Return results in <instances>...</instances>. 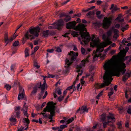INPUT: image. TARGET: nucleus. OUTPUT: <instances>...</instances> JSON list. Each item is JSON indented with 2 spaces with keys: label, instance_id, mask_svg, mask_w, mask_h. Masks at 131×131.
<instances>
[{
  "label": "nucleus",
  "instance_id": "1",
  "mask_svg": "<svg viewBox=\"0 0 131 131\" xmlns=\"http://www.w3.org/2000/svg\"><path fill=\"white\" fill-rule=\"evenodd\" d=\"M116 58V56H113L110 60L105 63L103 67L105 70H107L113 76L119 77L120 75V72L122 73V75L126 71L125 68L126 66L124 62L126 59L122 57L118 60L116 61L115 60Z\"/></svg>",
  "mask_w": 131,
  "mask_h": 131
},
{
  "label": "nucleus",
  "instance_id": "2",
  "mask_svg": "<svg viewBox=\"0 0 131 131\" xmlns=\"http://www.w3.org/2000/svg\"><path fill=\"white\" fill-rule=\"evenodd\" d=\"M85 26L84 24H79L78 25L75 27V30H79L80 31L79 33L82 39V41L86 44L87 42H89L91 38L88 32H84L85 29Z\"/></svg>",
  "mask_w": 131,
  "mask_h": 131
},
{
  "label": "nucleus",
  "instance_id": "3",
  "mask_svg": "<svg viewBox=\"0 0 131 131\" xmlns=\"http://www.w3.org/2000/svg\"><path fill=\"white\" fill-rule=\"evenodd\" d=\"M78 52L75 53L73 51H70L68 54V56L69 57V59L70 60V62L68 58H66L65 60V63L64 67L66 69L63 71V72L65 74L69 72L70 70V66L71 65L73 62L75 61L77 59V57L78 56Z\"/></svg>",
  "mask_w": 131,
  "mask_h": 131
},
{
  "label": "nucleus",
  "instance_id": "4",
  "mask_svg": "<svg viewBox=\"0 0 131 131\" xmlns=\"http://www.w3.org/2000/svg\"><path fill=\"white\" fill-rule=\"evenodd\" d=\"M105 70V72L103 77V79L105 81L104 83H102L101 85L98 83H95L94 85L95 89H99L103 88L105 86H108L111 83L113 80L112 77L113 76L107 70Z\"/></svg>",
  "mask_w": 131,
  "mask_h": 131
},
{
  "label": "nucleus",
  "instance_id": "5",
  "mask_svg": "<svg viewBox=\"0 0 131 131\" xmlns=\"http://www.w3.org/2000/svg\"><path fill=\"white\" fill-rule=\"evenodd\" d=\"M40 29L39 26L29 29V31H27L25 34V37L28 39L29 37H30V39L31 40L35 39V37H37L38 36Z\"/></svg>",
  "mask_w": 131,
  "mask_h": 131
},
{
  "label": "nucleus",
  "instance_id": "6",
  "mask_svg": "<svg viewBox=\"0 0 131 131\" xmlns=\"http://www.w3.org/2000/svg\"><path fill=\"white\" fill-rule=\"evenodd\" d=\"M55 107L53 102L48 103L46 107L44 109L43 112H48L50 113V115H48V117L51 119L53 116H55Z\"/></svg>",
  "mask_w": 131,
  "mask_h": 131
},
{
  "label": "nucleus",
  "instance_id": "7",
  "mask_svg": "<svg viewBox=\"0 0 131 131\" xmlns=\"http://www.w3.org/2000/svg\"><path fill=\"white\" fill-rule=\"evenodd\" d=\"M91 42L90 43V46L92 47H94L97 46L99 42L98 37H95V35H92L91 38Z\"/></svg>",
  "mask_w": 131,
  "mask_h": 131
},
{
  "label": "nucleus",
  "instance_id": "8",
  "mask_svg": "<svg viewBox=\"0 0 131 131\" xmlns=\"http://www.w3.org/2000/svg\"><path fill=\"white\" fill-rule=\"evenodd\" d=\"M103 22V27L105 29H108L110 26L111 24V18H104Z\"/></svg>",
  "mask_w": 131,
  "mask_h": 131
},
{
  "label": "nucleus",
  "instance_id": "9",
  "mask_svg": "<svg viewBox=\"0 0 131 131\" xmlns=\"http://www.w3.org/2000/svg\"><path fill=\"white\" fill-rule=\"evenodd\" d=\"M55 24L56 29L61 30L64 25V22L62 19L58 20Z\"/></svg>",
  "mask_w": 131,
  "mask_h": 131
},
{
  "label": "nucleus",
  "instance_id": "10",
  "mask_svg": "<svg viewBox=\"0 0 131 131\" xmlns=\"http://www.w3.org/2000/svg\"><path fill=\"white\" fill-rule=\"evenodd\" d=\"M76 24V23L75 21L69 22L66 23V27L68 29H72L75 30V27Z\"/></svg>",
  "mask_w": 131,
  "mask_h": 131
},
{
  "label": "nucleus",
  "instance_id": "11",
  "mask_svg": "<svg viewBox=\"0 0 131 131\" xmlns=\"http://www.w3.org/2000/svg\"><path fill=\"white\" fill-rule=\"evenodd\" d=\"M89 62V60L88 59H86L85 60H83L81 63L79 65H77L76 66L77 69H78L77 72H79L80 71V70L82 68L85 66V64L87 62Z\"/></svg>",
  "mask_w": 131,
  "mask_h": 131
},
{
  "label": "nucleus",
  "instance_id": "12",
  "mask_svg": "<svg viewBox=\"0 0 131 131\" xmlns=\"http://www.w3.org/2000/svg\"><path fill=\"white\" fill-rule=\"evenodd\" d=\"M19 94L18 99L20 100L21 99H24L25 94L24 90L23 89L22 87L19 86Z\"/></svg>",
  "mask_w": 131,
  "mask_h": 131
},
{
  "label": "nucleus",
  "instance_id": "13",
  "mask_svg": "<svg viewBox=\"0 0 131 131\" xmlns=\"http://www.w3.org/2000/svg\"><path fill=\"white\" fill-rule=\"evenodd\" d=\"M20 107L19 106H16L15 109L14 113L15 114L16 117L18 118H19L20 116Z\"/></svg>",
  "mask_w": 131,
  "mask_h": 131
},
{
  "label": "nucleus",
  "instance_id": "14",
  "mask_svg": "<svg viewBox=\"0 0 131 131\" xmlns=\"http://www.w3.org/2000/svg\"><path fill=\"white\" fill-rule=\"evenodd\" d=\"M108 121H112L115 122V118L114 115L112 113H110L109 115L107 117Z\"/></svg>",
  "mask_w": 131,
  "mask_h": 131
},
{
  "label": "nucleus",
  "instance_id": "15",
  "mask_svg": "<svg viewBox=\"0 0 131 131\" xmlns=\"http://www.w3.org/2000/svg\"><path fill=\"white\" fill-rule=\"evenodd\" d=\"M88 110L86 106H82L81 108V111L80 113L81 114H82L84 112H88Z\"/></svg>",
  "mask_w": 131,
  "mask_h": 131
},
{
  "label": "nucleus",
  "instance_id": "16",
  "mask_svg": "<svg viewBox=\"0 0 131 131\" xmlns=\"http://www.w3.org/2000/svg\"><path fill=\"white\" fill-rule=\"evenodd\" d=\"M4 41L5 43H6L5 46H6L9 42L7 34L5 33L4 35Z\"/></svg>",
  "mask_w": 131,
  "mask_h": 131
},
{
  "label": "nucleus",
  "instance_id": "17",
  "mask_svg": "<svg viewBox=\"0 0 131 131\" xmlns=\"http://www.w3.org/2000/svg\"><path fill=\"white\" fill-rule=\"evenodd\" d=\"M69 32L74 37H77L79 35V34L77 32H76L74 31H71L70 30H69Z\"/></svg>",
  "mask_w": 131,
  "mask_h": 131
},
{
  "label": "nucleus",
  "instance_id": "18",
  "mask_svg": "<svg viewBox=\"0 0 131 131\" xmlns=\"http://www.w3.org/2000/svg\"><path fill=\"white\" fill-rule=\"evenodd\" d=\"M9 120L10 122H14L15 123L14 124L13 123H11L10 124L11 125H14L16 124L15 123L16 121V119L15 118L11 117L9 118Z\"/></svg>",
  "mask_w": 131,
  "mask_h": 131
},
{
  "label": "nucleus",
  "instance_id": "19",
  "mask_svg": "<svg viewBox=\"0 0 131 131\" xmlns=\"http://www.w3.org/2000/svg\"><path fill=\"white\" fill-rule=\"evenodd\" d=\"M71 19V18L70 16L67 15L66 17L64 19V20L67 22L70 21Z\"/></svg>",
  "mask_w": 131,
  "mask_h": 131
},
{
  "label": "nucleus",
  "instance_id": "20",
  "mask_svg": "<svg viewBox=\"0 0 131 131\" xmlns=\"http://www.w3.org/2000/svg\"><path fill=\"white\" fill-rule=\"evenodd\" d=\"M103 46H104L103 44H101L100 45H98L97 46H96L97 47L96 52H97L99 51L100 49L103 47Z\"/></svg>",
  "mask_w": 131,
  "mask_h": 131
},
{
  "label": "nucleus",
  "instance_id": "21",
  "mask_svg": "<svg viewBox=\"0 0 131 131\" xmlns=\"http://www.w3.org/2000/svg\"><path fill=\"white\" fill-rule=\"evenodd\" d=\"M112 43V41H110L108 39H107L106 40V44L104 43L103 45L106 46L107 45H109Z\"/></svg>",
  "mask_w": 131,
  "mask_h": 131
},
{
  "label": "nucleus",
  "instance_id": "22",
  "mask_svg": "<svg viewBox=\"0 0 131 131\" xmlns=\"http://www.w3.org/2000/svg\"><path fill=\"white\" fill-rule=\"evenodd\" d=\"M111 92L108 93V96H109V98H110V96L112 95L114 93L113 89V88H111L110 89Z\"/></svg>",
  "mask_w": 131,
  "mask_h": 131
},
{
  "label": "nucleus",
  "instance_id": "23",
  "mask_svg": "<svg viewBox=\"0 0 131 131\" xmlns=\"http://www.w3.org/2000/svg\"><path fill=\"white\" fill-rule=\"evenodd\" d=\"M37 90L38 89H37L36 87H34L31 93V95H34L37 92Z\"/></svg>",
  "mask_w": 131,
  "mask_h": 131
},
{
  "label": "nucleus",
  "instance_id": "24",
  "mask_svg": "<svg viewBox=\"0 0 131 131\" xmlns=\"http://www.w3.org/2000/svg\"><path fill=\"white\" fill-rule=\"evenodd\" d=\"M28 107L27 106H24L21 109V111L23 112H27Z\"/></svg>",
  "mask_w": 131,
  "mask_h": 131
},
{
  "label": "nucleus",
  "instance_id": "25",
  "mask_svg": "<svg viewBox=\"0 0 131 131\" xmlns=\"http://www.w3.org/2000/svg\"><path fill=\"white\" fill-rule=\"evenodd\" d=\"M106 115L104 114H103L101 115L100 119L103 121H104L105 119Z\"/></svg>",
  "mask_w": 131,
  "mask_h": 131
},
{
  "label": "nucleus",
  "instance_id": "26",
  "mask_svg": "<svg viewBox=\"0 0 131 131\" xmlns=\"http://www.w3.org/2000/svg\"><path fill=\"white\" fill-rule=\"evenodd\" d=\"M48 32L49 31L48 30H47L45 31H44L43 33V35L44 37H48L49 35Z\"/></svg>",
  "mask_w": 131,
  "mask_h": 131
},
{
  "label": "nucleus",
  "instance_id": "27",
  "mask_svg": "<svg viewBox=\"0 0 131 131\" xmlns=\"http://www.w3.org/2000/svg\"><path fill=\"white\" fill-rule=\"evenodd\" d=\"M41 82H40V83H37L34 87H36L37 89H38V88H40L41 85Z\"/></svg>",
  "mask_w": 131,
  "mask_h": 131
},
{
  "label": "nucleus",
  "instance_id": "28",
  "mask_svg": "<svg viewBox=\"0 0 131 131\" xmlns=\"http://www.w3.org/2000/svg\"><path fill=\"white\" fill-rule=\"evenodd\" d=\"M111 121H108L107 122H104L103 123V128H106L107 126V125Z\"/></svg>",
  "mask_w": 131,
  "mask_h": 131
},
{
  "label": "nucleus",
  "instance_id": "29",
  "mask_svg": "<svg viewBox=\"0 0 131 131\" xmlns=\"http://www.w3.org/2000/svg\"><path fill=\"white\" fill-rule=\"evenodd\" d=\"M23 119L24 120V121L23 122L24 123H27L26 125H28L30 123L29 120L26 118H24Z\"/></svg>",
  "mask_w": 131,
  "mask_h": 131
},
{
  "label": "nucleus",
  "instance_id": "30",
  "mask_svg": "<svg viewBox=\"0 0 131 131\" xmlns=\"http://www.w3.org/2000/svg\"><path fill=\"white\" fill-rule=\"evenodd\" d=\"M19 42L18 41H16L14 42L13 44V46L14 47H17L19 45Z\"/></svg>",
  "mask_w": 131,
  "mask_h": 131
},
{
  "label": "nucleus",
  "instance_id": "31",
  "mask_svg": "<svg viewBox=\"0 0 131 131\" xmlns=\"http://www.w3.org/2000/svg\"><path fill=\"white\" fill-rule=\"evenodd\" d=\"M112 30L113 31V33L114 34H118L117 33L119 32V31L115 29L114 28H113L112 29Z\"/></svg>",
  "mask_w": 131,
  "mask_h": 131
},
{
  "label": "nucleus",
  "instance_id": "32",
  "mask_svg": "<svg viewBox=\"0 0 131 131\" xmlns=\"http://www.w3.org/2000/svg\"><path fill=\"white\" fill-rule=\"evenodd\" d=\"M48 28L50 29H53L54 28L56 29L55 24H52L51 25L49 26L48 27Z\"/></svg>",
  "mask_w": 131,
  "mask_h": 131
},
{
  "label": "nucleus",
  "instance_id": "33",
  "mask_svg": "<svg viewBox=\"0 0 131 131\" xmlns=\"http://www.w3.org/2000/svg\"><path fill=\"white\" fill-rule=\"evenodd\" d=\"M5 88L7 90H9L11 88V86L9 84H6L5 86Z\"/></svg>",
  "mask_w": 131,
  "mask_h": 131
},
{
  "label": "nucleus",
  "instance_id": "34",
  "mask_svg": "<svg viewBox=\"0 0 131 131\" xmlns=\"http://www.w3.org/2000/svg\"><path fill=\"white\" fill-rule=\"evenodd\" d=\"M74 118L73 117H72L71 118L67 120V122L68 124H69L71 122L73 121L74 120Z\"/></svg>",
  "mask_w": 131,
  "mask_h": 131
},
{
  "label": "nucleus",
  "instance_id": "35",
  "mask_svg": "<svg viewBox=\"0 0 131 131\" xmlns=\"http://www.w3.org/2000/svg\"><path fill=\"white\" fill-rule=\"evenodd\" d=\"M94 14V12H93L90 11L86 14V15L88 16H90Z\"/></svg>",
  "mask_w": 131,
  "mask_h": 131
},
{
  "label": "nucleus",
  "instance_id": "36",
  "mask_svg": "<svg viewBox=\"0 0 131 131\" xmlns=\"http://www.w3.org/2000/svg\"><path fill=\"white\" fill-rule=\"evenodd\" d=\"M128 25H127L126 26L122 27L121 28V30L123 32H124L125 30L127 29Z\"/></svg>",
  "mask_w": 131,
  "mask_h": 131
},
{
  "label": "nucleus",
  "instance_id": "37",
  "mask_svg": "<svg viewBox=\"0 0 131 131\" xmlns=\"http://www.w3.org/2000/svg\"><path fill=\"white\" fill-rule=\"evenodd\" d=\"M67 15L65 13H62L60 14V18H62V17H66Z\"/></svg>",
  "mask_w": 131,
  "mask_h": 131
},
{
  "label": "nucleus",
  "instance_id": "38",
  "mask_svg": "<svg viewBox=\"0 0 131 131\" xmlns=\"http://www.w3.org/2000/svg\"><path fill=\"white\" fill-rule=\"evenodd\" d=\"M112 34V32L111 30H109L107 31V35L108 37L110 36Z\"/></svg>",
  "mask_w": 131,
  "mask_h": 131
},
{
  "label": "nucleus",
  "instance_id": "39",
  "mask_svg": "<svg viewBox=\"0 0 131 131\" xmlns=\"http://www.w3.org/2000/svg\"><path fill=\"white\" fill-rule=\"evenodd\" d=\"M64 96L63 95L62 96H60L58 98V100L60 102L62 101L64 99Z\"/></svg>",
  "mask_w": 131,
  "mask_h": 131
},
{
  "label": "nucleus",
  "instance_id": "40",
  "mask_svg": "<svg viewBox=\"0 0 131 131\" xmlns=\"http://www.w3.org/2000/svg\"><path fill=\"white\" fill-rule=\"evenodd\" d=\"M67 127V126L66 125H61L60 126V128L61 129L63 130V129Z\"/></svg>",
  "mask_w": 131,
  "mask_h": 131
},
{
  "label": "nucleus",
  "instance_id": "41",
  "mask_svg": "<svg viewBox=\"0 0 131 131\" xmlns=\"http://www.w3.org/2000/svg\"><path fill=\"white\" fill-rule=\"evenodd\" d=\"M45 85L44 84H43L42 85L41 84L40 88L41 90H44L45 88Z\"/></svg>",
  "mask_w": 131,
  "mask_h": 131
},
{
  "label": "nucleus",
  "instance_id": "42",
  "mask_svg": "<svg viewBox=\"0 0 131 131\" xmlns=\"http://www.w3.org/2000/svg\"><path fill=\"white\" fill-rule=\"evenodd\" d=\"M84 78V76H83L82 79H81V84H84L85 82V81H83Z\"/></svg>",
  "mask_w": 131,
  "mask_h": 131
},
{
  "label": "nucleus",
  "instance_id": "43",
  "mask_svg": "<svg viewBox=\"0 0 131 131\" xmlns=\"http://www.w3.org/2000/svg\"><path fill=\"white\" fill-rule=\"evenodd\" d=\"M70 34V32L67 33L65 34L64 35H63L62 36L65 37H68L69 38V37H68V35Z\"/></svg>",
  "mask_w": 131,
  "mask_h": 131
},
{
  "label": "nucleus",
  "instance_id": "44",
  "mask_svg": "<svg viewBox=\"0 0 131 131\" xmlns=\"http://www.w3.org/2000/svg\"><path fill=\"white\" fill-rule=\"evenodd\" d=\"M128 42L126 41V39L125 38L124 39L122 42V43L124 45H125V43H128Z\"/></svg>",
  "mask_w": 131,
  "mask_h": 131
},
{
  "label": "nucleus",
  "instance_id": "45",
  "mask_svg": "<svg viewBox=\"0 0 131 131\" xmlns=\"http://www.w3.org/2000/svg\"><path fill=\"white\" fill-rule=\"evenodd\" d=\"M85 52V49L82 47L81 48V52L82 54H84Z\"/></svg>",
  "mask_w": 131,
  "mask_h": 131
},
{
  "label": "nucleus",
  "instance_id": "46",
  "mask_svg": "<svg viewBox=\"0 0 131 131\" xmlns=\"http://www.w3.org/2000/svg\"><path fill=\"white\" fill-rule=\"evenodd\" d=\"M56 51L57 52H61L62 50L60 47H58L57 48Z\"/></svg>",
  "mask_w": 131,
  "mask_h": 131
},
{
  "label": "nucleus",
  "instance_id": "47",
  "mask_svg": "<svg viewBox=\"0 0 131 131\" xmlns=\"http://www.w3.org/2000/svg\"><path fill=\"white\" fill-rule=\"evenodd\" d=\"M124 76L126 78H127V79H128V78H129L130 77V74L129 73H126Z\"/></svg>",
  "mask_w": 131,
  "mask_h": 131
},
{
  "label": "nucleus",
  "instance_id": "48",
  "mask_svg": "<svg viewBox=\"0 0 131 131\" xmlns=\"http://www.w3.org/2000/svg\"><path fill=\"white\" fill-rule=\"evenodd\" d=\"M106 55L105 54H104L103 55H102L101 54H100V58L102 59V60H103L104 59Z\"/></svg>",
  "mask_w": 131,
  "mask_h": 131
},
{
  "label": "nucleus",
  "instance_id": "49",
  "mask_svg": "<svg viewBox=\"0 0 131 131\" xmlns=\"http://www.w3.org/2000/svg\"><path fill=\"white\" fill-rule=\"evenodd\" d=\"M56 91H57V92L58 94L59 95H60L62 93L61 90L60 89L57 90H56Z\"/></svg>",
  "mask_w": 131,
  "mask_h": 131
},
{
  "label": "nucleus",
  "instance_id": "50",
  "mask_svg": "<svg viewBox=\"0 0 131 131\" xmlns=\"http://www.w3.org/2000/svg\"><path fill=\"white\" fill-rule=\"evenodd\" d=\"M118 8L116 7V6H115L113 9L112 11V12L114 11H116L118 10Z\"/></svg>",
  "mask_w": 131,
  "mask_h": 131
},
{
  "label": "nucleus",
  "instance_id": "51",
  "mask_svg": "<svg viewBox=\"0 0 131 131\" xmlns=\"http://www.w3.org/2000/svg\"><path fill=\"white\" fill-rule=\"evenodd\" d=\"M44 92V91L43 90H41V91L40 92V93L39 94V95L40 97H41V96L43 95Z\"/></svg>",
  "mask_w": 131,
  "mask_h": 131
},
{
  "label": "nucleus",
  "instance_id": "52",
  "mask_svg": "<svg viewBox=\"0 0 131 131\" xmlns=\"http://www.w3.org/2000/svg\"><path fill=\"white\" fill-rule=\"evenodd\" d=\"M47 51L48 52H49L50 53H52L53 52L54 50L53 49H48L47 50Z\"/></svg>",
  "mask_w": 131,
  "mask_h": 131
},
{
  "label": "nucleus",
  "instance_id": "53",
  "mask_svg": "<svg viewBox=\"0 0 131 131\" xmlns=\"http://www.w3.org/2000/svg\"><path fill=\"white\" fill-rule=\"evenodd\" d=\"M119 36V35L118 34H114L113 36V38L116 39H117Z\"/></svg>",
  "mask_w": 131,
  "mask_h": 131
},
{
  "label": "nucleus",
  "instance_id": "54",
  "mask_svg": "<svg viewBox=\"0 0 131 131\" xmlns=\"http://www.w3.org/2000/svg\"><path fill=\"white\" fill-rule=\"evenodd\" d=\"M35 63L36 64H37V63L36 62H34V66L36 67L37 68V69L39 68L40 67V66L38 65H35Z\"/></svg>",
  "mask_w": 131,
  "mask_h": 131
},
{
  "label": "nucleus",
  "instance_id": "55",
  "mask_svg": "<svg viewBox=\"0 0 131 131\" xmlns=\"http://www.w3.org/2000/svg\"><path fill=\"white\" fill-rule=\"evenodd\" d=\"M48 77H47V78H54L55 77V76L52 74H48Z\"/></svg>",
  "mask_w": 131,
  "mask_h": 131
},
{
  "label": "nucleus",
  "instance_id": "56",
  "mask_svg": "<svg viewBox=\"0 0 131 131\" xmlns=\"http://www.w3.org/2000/svg\"><path fill=\"white\" fill-rule=\"evenodd\" d=\"M16 37V36H15L14 37V35H13V37H11V38L9 39V41H12Z\"/></svg>",
  "mask_w": 131,
  "mask_h": 131
},
{
  "label": "nucleus",
  "instance_id": "57",
  "mask_svg": "<svg viewBox=\"0 0 131 131\" xmlns=\"http://www.w3.org/2000/svg\"><path fill=\"white\" fill-rule=\"evenodd\" d=\"M47 94V91H46L45 92V94L43 97V99H44L46 96Z\"/></svg>",
  "mask_w": 131,
  "mask_h": 131
},
{
  "label": "nucleus",
  "instance_id": "58",
  "mask_svg": "<svg viewBox=\"0 0 131 131\" xmlns=\"http://www.w3.org/2000/svg\"><path fill=\"white\" fill-rule=\"evenodd\" d=\"M39 40H35L34 41V44L35 45H36L38 44Z\"/></svg>",
  "mask_w": 131,
  "mask_h": 131
},
{
  "label": "nucleus",
  "instance_id": "59",
  "mask_svg": "<svg viewBox=\"0 0 131 131\" xmlns=\"http://www.w3.org/2000/svg\"><path fill=\"white\" fill-rule=\"evenodd\" d=\"M72 88H73V86L71 85V86H69L68 87L67 89H66V90H70Z\"/></svg>",
  "mask_w": 131,
  "mask_h": 131
},
{
  "label": "nucleus",
  "instance_id": "60",
  "mask_svg": "<svg viewBox=\"0 0 131 131\" xmlns=\"http://www.w3.org/2000/svg\"><path fill=\"white\" fill-rule=\"evenodd\" d=\"M102 2L101 1H97L96 2V4L97 5H100L102 3Z\"/></svg>",
  "mask_w": 131,
  "mask_h": 131
},
{
  "label": "nucleus",
  "instance_id": "61",
  "mask_svg": "<svg viewBox=\"0 0 131 131\" xmlns=\"http://www.w3.org/2000/svg\"><path fill=\"white\" fill-rule=\"evenodd\" d=\"M27 112H23V113H24V115L25 116L28 117V116L27 114Z\"/></svg>",
  "mask_w": 131,
  "mask_h": 131
},
{
  "label": "nucleus",
  "instance_id": "62",
  "mask_svg": "<svg viewBox=\"0 0 131 131\" xmlns=\"http://www.w3.org/2000/svg\"><path fill=\"white\" fill-rule=\"evenodd\" d=\"M39 47L38 46H36L34 48V51L35 52H36L37 50L39 49Z\"/></svg>",
  "mask_w": 131,
  "mask_h": 131
},
{
  "label": "nucleus",
  "instance_id": "63",
  "mask_svg": "<svg viewBox=\"0 0 131 131\" xmlns=\"http://www.w3.org/2000/svg\"><path fill=\"white\" fill-rule=\"evenodd\" d=\"M120 26V25L119 24H117L115 25V27L116 28H119Z\"/></svg>",
  "mask_w": 131,
  "mask_h": 131
},
{
  "label": "nucleus",
  "instance_id": "64",
  "mask_svg": "<svg viewBox=\"0 0 131 131\" xmlns=\"http://www.w3.org/2000/svg\"><path fill=\"white\" fill-rule=\"evenodd\" d=\"M24 128V127L23 128V127L21 126V127L19 128L18 130V131H22L23 129Z\"/></svg>",
  "mask_w": 131,
  "mask_h": 131
}]
</instances>
